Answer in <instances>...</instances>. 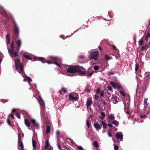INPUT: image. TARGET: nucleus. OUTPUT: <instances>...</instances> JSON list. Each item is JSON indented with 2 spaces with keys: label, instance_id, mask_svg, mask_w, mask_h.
Masks as SVG:
<instances>
[{
  "label": "nucleus",
  "instance_id": "nucleus-2",
  "mask_svg": "<svg viewBox=\"0 0 150 150\" xmlns=\"http://www.w3.org/2000/svg\"><path fill=\"white\" fill-rule=\"evenodd\" d=\"M62 67L64 69V71H66L67 72L69 73H74L77 72V71L78 70L77 66L76 65L71 66L64 65L62 66Z\"/></svg>",
  "mask_w": 150,
  "mask_h": 150
},
{
  "label": "nucleus",
  "instance_id": "nucleus-9",
  "mask_svg": "<svg viewBox=\"0 0 150 150\" xmlns=\"http://www.w3.org/2000/svg\"><path fill=\"white\" fill-rule=\"evenodd\" d=\"M115 136L118 140H120V141H122L123 134L121 132H119L117 133Z\"/></svg>",
  "mask_w": 150,
  "mask_h": 150
},
{
  "label": "nucleus",
  "instance_id": "nucleus-15",
  "mask_svg": "<svg viewBox=\"0 0 150 150\" xmlns=\"http://www.w3.org/2000/svg\"><path fill=\"white\" fill-rule=\"evenodd\" d=\"M0 13L3 16H6L8 18L7 13L2 7H1V8L0 9Z\"/></svg>",
  "mask_w": 150,
  "mask_h": 150
},
{
  "label": "nucleus",
  "instance_id": "nucleus-6",
  "mask_svg": "<svg viewBox=\"0 0 150 150\" xmlns=\"http://www.w3.org/2000/svg\"><path fill=\"white\" fill-rule=\"evenodd\" d=\"M99 52L97 51H94L92 52H89L90 54V57L91 59H93L95 60L97 59L98 56Z\"/></svg>",
  "mask_w": 150,
  "mask_h": 150
},
{
  "label": "nucleus",
  "instance_id": "nucleus-60",
  "mask_svg": "<svg viewBox=\"0 0 150 150\" xmlns=\"http://www.w3.org/2000/svg\"><path fill=\"white\" fill-rule=\"evenodd\" d=\"M11 117L13 119H14V116L13 115H12L11 114Z\"/></svg>",
  "mask_w": 150,
  "mask_h": 150
},
{
  "label": "nucleus",
  "instance_id": "nucleus-31",
  "mask_svg": "<svg viewBox=\"0 0 150 150\" xmlns=\"http://www.w3.org/2000/svg\"><path fill=\"white\" fill-rule=\"evenodd\" d=\"M86 124L87 125L88 127V128H89L90 126L91 125V122H90L88 120H87L86 121Z\"/></svg>",
  "mask_w": 150,
  "mask_h": 150
},
{
  "label": "nucleus",
  "instance_id": "nucleus-14",
  "mask_svg": "<svg viewBox=\"0 0 150 150\" xmlns=\"http://www.w3.org/2000/svg\"><path fill=\"white\" fill-rule=\"evenodd\" d=\"M21 40H18L17 41L16 45L17 47H16V50L18 52L21 47Z\"/></svg>",
  "mask_w": 150,
  "mask_h": 150
},
{
  "label": "nucleus",
  "instance_id": "nucleus-51",
  "mask_svg": "<svg viewBox=\"0 0 150 150\" xmlns=\"http://www.w3.org/2000/svg\"><path fill=\"white\" fill-rule=\"evenodd\" d=\"M147 38H150V33H148L147 35L146 36Z\"/></svg>",
  "mask_w": 150,
  "mask_h": 150
},
{
  "label": "nucleus",
  "instance_id": "nucleus-5",
  "mask_svg": "<svg viewBox=\"0 0 150 150\" xmlns=\"http://www.w3.org/2000/svg\"><path fill=\"white\" fill-rule=\"evenodd\" d=\"M49 59L52 61H54V64L55 65L60 67H62V66H61L58 63V62H61V59L60 58L54 56H51L49 57Z\"/></svg>",
  "mask_w": 150,
  "mask_h": 150
},
{
  "label": "nucleus",
  "instance_id": "nucleus-38",
  "mask_svg": "<svg viewBox=\"0 0 150 150\" xmlns=\"http://www.w3.org/2000/svg\"><path fill=\"white\" fill-rule=\"evenodd\" d=\"M97 106H98L99 110H103V107L100 104H98L97 105Z\"/></svg>",
  "mask_w": 150,
  "mask_h": 150
},
{
  "label": "nucleus",
  "instance_id": "nucleus-19",
  "mask_svg": "<svg viewBox=\"0 0 150 150\" xmlns=\"http://www.w3.org/2000/svg\"><path fill=\"white\" fill-rule=\"evenodd\" d=\"M108 120L109 122H111L110 121L111 120H114L115 118L114 115L112 114H110L108 116Z\"/></svg>",
  "mask_w": 150,
  "mask_h": 150
},
{
  "label": "nucleus",
  "instance_id": "nucleus-40",
  "mask_svg": "<svg viewBox=\"0 0 150 150\" xmlns=\"http://www.w3.org/2000/svg\"><path fill=\"white\" fill-rule=\"evenodd\" d=\"M16 116L19 119H20L21 118V115L18 112L17 113L16 115Z\"/></svg>",
  "mask_w": 150,
  "mask_h": 150
},
{
  "label": "nucleus",
  "instance_id": "nucleus-32",
  "mask_svg": "<svg viewBox=\"0 0 150 150\" xmlns=\"http://www.w3.org/2000/svg\"><path fill=\"white\" fill-rule=\"evenodd\" d=\"M23 56L24 57H25L26 59H29V60H31V58L30 57L29 55H26L25 54H23Z\"/></svg>",
  "mask_w": 150,
  "mask_h": 150
},
{
  "label": "nucleus",
  "instance_id": "nucleus-61",
  "mask_svg": "<svg viewBox=\"0 0 150 150\" xmlns=\"http://www.w3.org/2000/svg\"><path fill=\"white\" fill-rule=\"evenodd\" d=\"M16 110V109H13L12 110V112L13 113Z\"/></svg>",
  "mask_w": 150,
  "mask_h": 150
},
{
  "label": "nucleus",
  "instance_id": "nucleus-24",
  "mask_svg": "<svg viewBox=\"0 0 150 150\" xmlns=\"http://www.w3.org/2000/svg\"><path fill=\"white\" fill-rule=\"evenodd\" d=\"M149 47L148 44H146L144 46H142L141 48V51H144L146 49H147Z\"/></svg>",
  "mask_w": 150,
  "mask_h": 150
},
{
  "label": "nucleus",
  "instance_id": "nucleus-11",
  "mask_svg": "<svg viewBox=\"0 0 150 150\" xmlns=\"http://www.w3.org/2000/svg\"><path fill=\"white\" fill-rule=\"evenodd\" d=\"M24 122L25 124L28 127V128L30 130L31 129L32 127H30V121L28 119H25Z\"/></svg>",
  "mask_w": 150,
  "mask_h": 150
},
{
  "label": "nucleus",
  "instance_id": "nucleus-63",
  "mask_svg": "<svg viewBox=\"0 0 150 150\" xmlns=\"http://www.w3.org/2000/svg\"><path fill=\"white\" fill-rule=\"evenodd\" d=\"M59 131H57L56 132V134L57 135L59 134Z\"/></svg>",
  "mask_w": 150,
  "mask_h": 150
},
{
  "label": "nucleus",
  "instance_id": "nucleus-7",
  "mask_svg": "<svg viewBox=\"0 0 150 150\" xmlns=\"http://www.w3.org/2000/svg\"><path fill=\"white\" fill-rule=\"evenodd\" d=\"M69 99L70 100L73 101H76L78 100L79 98V96L76 93H71L69 95Z\"/></svg>",
  "mask_w": 150,
  "mask_h": 150
},
{
  "label": "nucleus",
  "instance_id": "nucleus-33",
  "mask_svg": "<svg viewBox=\"0 0 150 150\" xmlns=\"http://www.w3.org/2000/svg\"><path fill=\"white\" fill-rule=\"evenodd\" d=\"M113 120L114 121L111 122H111L113 124L115 125H116L118 124L119 122L115 120Z\"/></svg>",
  "mask_w": 150,
  "mask_h": 150
},
{
  "label": "nucleus",
  "instance_id": "nucleus-3",
  "mask_svg": "<svg viewBox=\"0 0 150 150\" xmlns=\"http://www.w3.org/2000/svg\"><path fill=\"white\" fill-rule=\"evenodd\" d=\"M14 62L15 67L17 71L20 74H24V72L22 64L20 63L19 60L18 59H15Z\"/></svg>",
  "mask_w": 150,
  "mask_h": 150
},
{
  "label": "nucleus",
  "instance_id": "nucleus-50",
  "mask_svg": "<svg viewBox=\"0 0 150 150\" xmlns=\"http://www.w3.org/2000/svg\"><path fill=\"white\" fill-rule=\"evenodd\" d=\"M124 109L125 110V112L127 114H129V115H130V113L129 112V111L128 110H126L125 109V108H124Z\"/></svg>",
  "mask_w": 150,
  "mask_h": 150
},
{
  "label": "nucleus",
  "instance_id": "nucleus-56",
  "mask_svg": "<svg viewBox=\"0 0 150 150\" xmlns=\"http://www.w3.org/2000/svg\"><path fill=\"white\" fill-rule=\"evenodd\" d=\"M112 47L113 49L115 50L116 49V47L114 45H112Z\"/></svg>",
  "mask_w": 150,
  "mask_h": 150
},
{
  "label": "nucleus",
  "instance_id": "nucleus-20",
  "mask_svg": "<svg viewBox=\"0 0 150 150\" xmlns=\"http://www.w3.org/2000/svg\"><path fill=\"white\" fill-rule=\"evenodd\" d=\"M150 74L149 72H146L144 74V79L145 80H148L150 78Z\"/></svg>",
  "mask_w": 150,
  "mask_h": 150
},
{
  "label": "nucleus",
  "instance_id": "nucleus-36",
  "mask_svg": "<svg viewBox=\"0 0 150 150\" xmlns=\"http://www.w3.org/2000/svg\"><path fill=\"white\" fill-rule=\"evenodd\" d=\"M99 69V67L98 66H95L93 67V69L96 71L98 70Z\"/></svg>",
  "mask_w": 150,
  "mask_h": 150
},
{
  "label": "nucleus",
  "instance_id": "nucleus-43",
  "mask_svg": "<svg viewBox=\"0 0 150 150\" xmlns=\"http://www.w3.org/2000/svg\"><path fill=\"white\" fill-rule=\"evenodd\" d=\"M62 91L64 93H66L67 92L66 89L64 88H62Z\"/></svg>",
  "mask_w": 150,
  "mask_h": 150
},
{
  "label": "nucleus",
  "instance_id": "nucleus-13",
  "mask_svg": "<svg viewBox=\"0 0 150 150\" xmlns=\"http://www.w3.org/2000/svg\"><path fill=\"white\" fill-rule=\"evenodd\" d=\"M31 121L33 125L35 127L36 129H38L39 128V126L38 124L36 122L35 120L34 119H32Z\"/></svg>",
  "mask_w": 150,
  "mask_h": 150
},
{
  "label": "nucleus",
  "instance_id": "nucleus-62",
  "mask_svg": "<svg viewBox=\"0 0 150 150\" xmlns=\"http://www.w3.org/2000/svg\"><path fill=\"white\" fill-rule=\"evenodd\" d=\"M148 38L146 37L145 38V40L147 41H148Z\"/></svg>",
  "mask_w": 150,
  "mask_h": 150
},
{
  "label": "nucleus",
  "instance_id": "nucleus-37",
  "mask_svg": "<svg viewBox=\"0 0 150 150\" xmlns=\"http://www.w3.org/2000/svg\"><path fill=\"white\" fill-rule=\"evenodd\" d=\"M108 89L109 91H111V92H112L113 91V89H112V87H111V86H108Z\"/></svg>",
  "mask_w": 150,
  "mask_h": 150
},
{
  "label": "nucleus",
  "instance_id": "nucleus-45",
  "mask_svg": "<svg viewBox=\"0 0 150 150\" xmlns=\"http://www.w3.org/2000/svg\"><path fill=\"white\" fill-rule=\"evenodd\" d=\"M120 93L123 96H125V93L123 91H120Z\"/></svg>",
  "mask_w": 150,
  "mask_h": 150
},
{
  "label": "nucleus",
  "instance_id": "nucleus-25",
  "mask_svg": "<svg viewBox=\"0 0 150 150\" xmlns=\"http://www.w3.org/2000/svg\"><path fill=\"white\" fill-rule=\"evenodd\" d=\"M35 59L36 60H38L41 61L43 63L46 62V61H43L44 58L42 57H38L37 58L35 57Z\"/></svg>",
  "mask_w": 150,
  "mask_h": 150
},
{
  "label": "nucleus",
  "instance_id": "nucleus-54",
  "mask_svg": "<svg viewBox=\"0 0 150 150\" xmlns=\"http://www.w3.org/2000/svg\"><path fill=\"white\" fill-rule=\"evenodd\" d=\"M104 93L103 92H101L100 93V95L101 97L104 96Z\"/></svg>",
  "mask_w": 150,
  "mask_h": 150
},
{
  "label": "nucleus",
  "instance_id": "nucleus-23",
  "mask_svg": "<svg viewBox=\"0 0 150 150\" xmlns=\"http://www.w3.org/2000/svg\"><path fill=\"white\" fill-rule=\"evenodd\" d=\"M92 101L91 100H88L86 102V106L88 108L92 103Z\"/></svg>",
  "mask_w": 150,
  "mask_h": 150
},
{
  "label": "nucleus",
  "instance_id": "nucleus-42",
  "mask_svg": "<svg viewBox=\"0 0 150 150\" xmlns=\"http://www.w3.org/2000/svg\"><path fill=\"white\" fill-rule=\"evenodd\" d=\"M76 146L78 147V149L79 150H84L83 149V147L80 146H77L76 145Z\"/></svg>",
  "mask_w": 150,
  "mask_h": 150
},
{
  "label": "nucleus",
  "instance_id": "nucleus-8",
  "mask_svg": "<svg viewBox=\"0 0 150 150\" xmlns=\"http://www.w3.org/2000/svg\"><path fill=\"white\" fill-rule=\"evenodd\" d=\"M110 84L114 89H120L122 88L121 85L119 83H115L114 82L111 81L110 82Z\"/></svg>",
  "mask_w": 150,
  "mask_h": 150
},
{
  "label": "nucleus",
  "instance_id": "nucleus-57",
  "mask_svg": "<svg viewBox=\"0 0 150 150\" xmlns=\"http://www.w3.org/2000/svg\"><path fill=\"white\" fill-rule=\"evenodd\" d=\"M7 122H8V124L9 125H10V121H9V120L8 119L7 120Z\"/></svg>",
  "mask_w": 150,
  "mask_h": 150
},
{
  "label": "nucleus",
  "instance_id": "nucleus-58",
  "mask_svg": "<svg viewBox=\"0 0 150 150\" xmlns=\"http://www.w3.org/2000/svg\"><path fill=\"white\" fill-rule=\"evenodd\" d=\"M108 125L110 127H112V125L110 124H108Z\"/></svg>",
  "mask_w": 150,
  "mask_h": 150
},
{
  "label": "nucleus",
  "instance_id": "nucleus-18",
  "mask_svg": "<svg viewBox=\"0 0 150 150\" xmlns=\"http://www.w3.org/2000/svg\"><path fill=\"white\" fill-rule=\"evenodd\" d=\"M94 126L97 130H98L100 129L101 126L98 122L95 123L94 124Z\"/></svg>",
  "mask_w": 150,
  "mask_h": 150
},
{
  "label": "nucleus",
  "instance_id": "nucleus-27",
  "mask_svg": "<svg viewBox=\"0 0 150 150\" xmlns=\"http://www.w3.org/2000/svg\"><path fill=\"white\" fill-rule=\"evenodd\" d=\"M49 143L48 140H46L45 142V149H47L49 146Z\"/></svg>",
  "mask_w": 150,
  "mask_h": 150
},
{
  "label": "nucleus",
  "instance_id": "nucleus-1",
  "mask_svg": "<svg viewBox=\"0 0 150 150\" xmlns=\"http://www.w3.org/2000/svg\"><path fill=\"white\" fill-rule=\"evenodd\" d=\"M38 102L40 105L41 108V117L42 120L47 124L46 126V132L47 134H49L50 132V128L48 124L50 125L51 123L50 117L48 116L45 115V114L43 113V110L44 112V109L45 108L44 102L42 98H40L38 100Z\"/></svg>",
  "mask_w": 150,
  "mask_h": 150
},
{
  "label": "nucleus",
  "instance_id": "nucleus-48",
  "mask_svg": "<svg viewBox=\"0 0 150 150\" xmlns=\"http://www.w3.org/2000/svg\"><path fill=\"white\" fill-rule=\"evenodd\" d=\"M10 40L9 36L8 34H7L6 35V40Z\"/></svg>",
  "mask_w": 150,
  "mask_h": 150
},
{
  "label": "nucleus",
  "instance_id": "nucleus-16",
  "mask_svg": "<svg viewBox=\"0 0 150 150\" xmlns=\"http://www.w3.org/2000/svg\"><path fill=\"white\" fill-rule=\"evenodd\" d=\"M32 144L33 149V150H35L36 148V142L35 140H34L33 137L32 139Z\"/></svg>",
  "mask_w": 150,
  "mask_h": 150
},
{
  "label": "nucleus",
  "instance_id": "nucleus-59",
  "mask_svg": "<svg viewBox=\"0 0 150 150\" xmlns=\"http://www.w3.org/2000/svg\"><path fill=\"white\" fill-rule=\"evenodd\" d=\"M79 58H81V59H83V58H84V56H79Z\"/></svg>",
  "mask_w": 150,
  "mask_h": 150
},
{
  "label": "nucleus",
  "instance_id": "nucleus-47",
  "mask_svg": "<svg viewBox=\"0 0 150 150\" xmlns=\"http://www.w3.org/2000/svg\"><path fill=\"white\" fill-rule=\"evenodd\" d=\"M114 150H118V146L114 145Z\"/></svg>",
  "mask_w": 150,
  "mask_h": 150
},
{
  "label": "nucleus",
  "instance_id": "nucleus-39",
  "mask_svg": "<svg viewBox=\"0 0 150 150\" xmlns=\"http://www.w3.org/2000/svg\"><path fill=\"white\" fill-rule=\"evenodd\" d=\"M21 134L20 133H19L18 135V141H19V142H20V141L21 140Z\"/></svg>",
  "mask_w": 150,
  "mask_h": 150
},
{
  "label": "nucleus",
  "instance_id": "nucleus-29",
  "mask_svg": "<svg viewBox=\"0 0 150 150\" xmlns=\"http://www.w3.org/2000/svg\"><path fill=\"white\" fill-rule=\"evenodd\" d=\"M101 123L103 125V128L104 129H106L107 126V125L103 120L101 121Z\"/></svg>",
  "mask_w": 150,
  "mask_h": 150
},
{
  "label": "nucleus",
  "instance_id": "nucleus-46",
  "mask_svg": "<svg viewBox=\"0 0 150 150\" xmlns=\"http://www.w3.org/2000/svg\"><path fill=\"white\" fill-rule=\"evenodd\" d=\"M105 59L107 60H109L110 59V57L107 55H105Z\"/></svg>",
  "mask_w": 150,
  "mask_h": 150
},
{
  "label": "nucleus",
  "instance_id": "nucleus-64",
  "mask_svg": "<svg viewBox=\"0 0 150 150\" xmlns=\"http://www.w3.org/2000/svg\"><path fill=\"white\" fill-rule=\"evenodd\" d=\"M53 150L52 148V147H50V148L48 149V150Z\"/></svg>",
  "mask_w": 150,
  "mask_h": 150
},
{
  "label": "nucleus",
  "instance_id": "nucleus-34",
  "mask_svg": "<svg viewBox=\"0 0 150 150\" xmlns=\"http://www.w3.org/2000/svg\"><path fill=\"white\" fill-rule=\"evenodd\" d=\"M139 42V45H142L143 44V40L142 39H140Z\"/></svg>",
  "mask_w": 150,
  "mask_h": 150
},
{
  "label": "nucleus",
  "instance_id": "nucleus-10",
  "mask_svg": "<svg viewBox=\"0 0 150 150\" xmlns=\"http://www.w3.org/2000/svg\"><path fill=\"white\" fill-rule=\"evenodd\" d=\"M77 68L78 70L77 72H79L80 74H84L86 73V70L83 67L77 66Z\"/></svg>",
  "mask_w": 150,
  "mask_h": 150
},
{
  "label": "nucleus",
  "instance_id": "nucleus-30",
  "mask_svg": "<svg viewBox=\"0 0 150 150\" xmlns=\"http://www.w3.org/2000/svg\"><path fill=\"white\" fill-rule=\"evenodd\" d=\"M93 146H95L96 147H98V142L96 141H95L93 142Z\"/></svg>",
  "mask_w": 150,
  "mask_h": 150
},
{
  "label": "nucleus",
  "instance_id": "nucleus-35",
  "mask_svg": "<svg viewBox=\"0 0 150 150\" xmlns=\"http://www.w3.org/2000/svg\"><path fill=\"white\" fill-rule=\"evenodd\" d=\"M147 116L146 114L141 115L140 116V118H142V119H143V118L145 119L146 117Z\"/></svg>",
  "mask_w": 150,
  "mask_h": 150
},
{
  "label": "nucleus",
  "instance_id": "nucleus-49",
  "mask_svg": "<svg viewBox=\"0 0 150 150\" xmlns=\"http://www.w3.org/2000/svg\"><path fill=\"white\" fill-rule=\"evenodd\" d=\"M100 88H98L96 91V93H100Z\"/></svg>",
  "mask_w": 150,
  "mask_h": 150
},
{
  "label": "nucleus",
  "instance_id": "nucleus-41",
  "mask_svg": "<svg viewBox=\"0 0 150 150\" xmlns=\"http://www.w3.org/2000/svg\"><path fill=\"white\" fill-rule=\"evenodd\" d=\"M139 69V67L138 66L137 64H136L135 65V71L136 73L137 72V71Z\"/></svg>",
  "mask_w": 150,
  "mask_h": 150
},
{
  "label": "nucleus",
  "instance_id": "nucleus-4",
  "mask_svg": "<svg viewBox=\"0 0 150 150\" xmlns=\"http://www.w3.org/2000/svg\"><path fill=\"white\" fill-rule=\"evenodd\" d=\"M10 47L11 49H10L8 47H7V49L8 51V52L10 55L13 57H15L18 56V53L17 51H15L13 52V51L14 50V45L13 43V42H12L11 43Z\"/></svg>",
  "mask_w": 150,
  "mask_h": 150
},
{
  "label": "nucleus",
  "instance_id": "nucleus-55",
  "mask_svg": "<svg viewBox=\"0 0 150 150\" xmlns=\"http://www.w3.org/2000/svg\"><path fill=\"white\" fill-rule=\"evenodd\" d=\"M115 73V72H110L109 73L110 75L114 74Z\"/></svg>",
  "mask_w": 150,
  "mask_h": 150
},
{
  "label": "nucleus",
  "instance_id": "nucleus-17",
  "mask_svg": "<svg viewBox=\"0 0 150 150\" xmlns=\"http://www.w3.org/2000/svg\"><path fill=\"white\" fill-rule=\"evenodd\" d=\"M24 81H27L28 83L30 85V82L32 81V80L30 78L29 76H27L26 75H25Z\"/></svg>",
  "mask_w": 150,
  "mask_h": 150
},
{
  "label": "nucleus",
  "instance_id": "nucleus-52",
  "mask_svg": "<svg viewBox=\"0 0 150 150\" xmlns=\"http://www.w3.org/2000/svg\"><path fill=\"white\" fill-rule=\"evenodd\" d=\"M6 40V44L7 46H8V45L10 43V40Z\"/></svg>",
  "mask_w": 150,
  "mask_h": 150
},
{
  "label": "nucleus",
  "instance_id": "nucleus-28",
  "mask_svg": "<svg viewBox=\"0 0 150 150\" xmlns=\"http://www.w3.org/2000/svg\"><path fill=\"white\" fill-rule=\"evenodd\" d=\"M101 115L100 116V117L102 119V120H103L105 116V113L103 112H102L100 113Z\"/></svg>",
  "mask_w": 150,
  "mask_h": 150
},
{
  "label": "nucleus",
  "instance_id": "nucleus-53",
  "mask_svg": "<svg viewBox=\"0 0 150 150\" xmlns=\"http://www.w3.org/2000/svg\"><path fill=\"white\" fill-rule=\"evenodd\" d=\"M95 98H96V100H98V99L99 97L96 94L95 95Z\"/></svg>",
  "mask_w": 150,
  "mask_h": 150
},
{
  "label": "nucleus",
  "instance_id": "nucleus-22",
  "mask_svg": "<svg viewBox=\"0 0 150 150\" xmlns=\"http://www.w3.org/2000/svg\"><path fill=\"white\" fill-rule=\"evenodd\" d=\"M18 146L21 148V149H19V150H23V145L21 140L20 141V142L18 141Z\"/></svg>",
  "mask_w": 150,
  "mask_h": 150
},
{
  "label": "nucleus",
  "instance_id": "nucleus-12",
  "mask_svg": "<svg viewBox=\"0 0 150 150\" xmlns=\"http://www.w3.org/2000/svg\"><path fill=\"white\" fill-rule=\"evenodd\" d=\"M14 32L15 33L17 34L18 35L19 34V28L18 27L16 24V23L14 22Z\"/></svg>",
  "mask_w": 150,
  "mask_h": 150
},
{
  "label": "nucleus",
  "instance_id": "nucleus-26",
  "mask_svg": "<svg viewBox=\"0 0 150 150\" xmlns=\"http://www.w3.org/2000/svg\"><path fill=\"white\" fill-rule=\"evenodd\" d=\"M147 100H148V98H144V105L145 108L146 107H147V106L149 105V103H147Z\"/></svg>",
  "mask_w": 150,
  "mask_h": 150
},
{
  "label": "nucleus",
  "instance_id": "nucleus-44",
  "mask_svg": "<svg viewBox=\"0 0 150 150\" xmlns=\"http://www.w3.org/2000/svg\"><path fill=\"white\" fill-rule=\"evenodd\" d=\"M107 134L108 135L109 137H112V134H111V132H109V130L108 131Z\"/></svg>",
  "mask_w": 150,
  "mask_h": 150
},
{
  "label": "nucleus",
  "instance_id": "nucleus-21",
  "mask_svg": "<svg viewBox=\"0 0 150 150\" xmlns=\"http://www.w3.org/2000/svg\"><path fill=\"white\" fill-rule=\"evenodd\" d=\"M118 98H117L115 96L113 97H112V100L113 101V103L114 104H116L117 103L118 101Z\"/></svg>",
  "mask_w": 150,
  "mask_h": 150
}]
</instances>
